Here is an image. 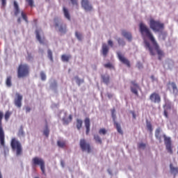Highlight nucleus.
Wrapping results in <instances>:
<instances>
[{
	"mask_svg": "<svg viewBox=\"0 0 178 178\" xmlns=\"http://www.w3.org/2000/svg\"><path fill=\"white\" fill-rule=\"evenodd\" d=\"M139 31L144 40L145 47L146 49L149 50L150 55L155 56L154 48L155 51L157 52V55H159V60H162V58L165 56V53L159 48V45L156 42V40H155V38H154V35L149 28H148L145 24L140 22L139 24ZM147 38L151 41L154 47L151 46V44L147 41Z\"/></svg>",
	"mask_w": 178,
	"mask_h": 178,
	"instance_id": "nucleus-1",
	"label": "nucleus"
},
{
	"mask_svg": "<svg viewBox=\"0 0 178 178\" xmlns=\"http://www.w3.org/2000/svg\"><path fill=\"white\" fill-rule=\"evenodd\" d=\"M3 119V111L0 110V145L3 147L4 154L9 152V148L5 145V131L2 127V120Z\"/></svg>",
	"mask_w": 178,
	"mask_h": 178,
	"instance_id": "nucleus-2",
	"label": "nucleus"
},
{
	"mask_svg": "<svg viewBox=\"0 0 178 178\" xmlns=\"http://www.w3.org/2000/svg\"><path fill=\"white\" fill-rule=\"evenodd\" d=\"M149 26L154 33H159L163 31L165 29V24L159 20H155L153 18L149 19Z\"/></svg>",
	"mask_w": 178,
	"mask_h": 178,
	"instance_id": "nucleus-3",
	"label": "nucleus"
},
{
	"mask_svg": "<svg viewBox=\"0 0 178 178\" xmlns=\"http://www.w3.org/2000/svg\"><path fill=\"white\" fill-rule=\"evenodd\" d=\"M18 79H25L30 76V66L27 64H20L17 68Z\"/></svg>",
	"mask_w": 178,
	"mask_h": 178,
	"instance_id": "nucleus-4",
	"label": "nucleus"
},
{
	"mask_svg": "<svg viewBox=\"0 0 178 178\" xmlns=\"http://www.w3.org/2000/svg\"><path fill=\"white\" fill-rule=\"evenodd\" d=\"M10 147L13 151L16 152L17 156H20L23 154V147H22V143L20 141L16 139V138H13L10 142Z\"/></svg>",
	"mask_w": 178,
	"mask_h": 178,
	"instance_id": "nucleus-5",
	"label": "nucleus"
},
{
	"mask_svg": "<svg viewBox=\"0 0 178 178\" xmlns=\"http://www.w3.org/2000/svg\"><path fill=\"white\" fill-rule=\"evenodd\" d=\"M79 146L83 151V152H88V154H90V152H92V149H91V145L90 143H87V140L86 139H81L79 142Z\"/></svg>",
	"mask_w": 178,
	"mask_h": 178,
	"instance_id": "nucleus-6",
	"label": "nucleus"
},
{
	"mask_svg": "<svg viewBox=\"0 0 178 178\" xmlns=\"http://www.w3.org/2000/svg\"><path fill=\"white\" fill-rule=\"evenodd\" d=\"M32 163L34 166H36V165L40 166V170H42V174L45 175V162H44L42 159L34 157L32 159Z\"/></svg>",
	"mask_w": 178,
	"mask_h": 178,
	"instance_id": "nucleus-7",
	"label": "nucleus"
},
{
	"mask_svg": "<svg viewBox=\"0 0 178 178\" xmlns=\"http://www.w3.org/2000/svg\"><path fill=\"white\" fill-rule=\"evenodd\" d=\"M163 137L164 138V143L168 152L171 154H173V150L172 149V140L170 137L166 136V135H163Z\"/></svg>",
	"mask_w": 178,
	"mask_h": 178,
	"instance_id": "nucleus-8",
	"label": "nucleus"
},
{
	"mask_svg": "<svg viewBox=\"0 0 178 178\" xmlns=\"http://www.w3.org/2000/svg\"><path fill=\"white\" fill-rule=\"evenodd\" d=\"M54 22H55V27L58 28V31L61 33V34H66V32L67 31V29H66V24H61L59 25V23H58V18H55Z\"/></svg>",
	"mask_w": 178,
	"mask_h": 178,
	"instance_id": "nucleus-9",
	"label": "nucleus"
},
{
	"mask_svg": "<svg viewBox=\"0 0 178 178\" xmlns=\"http://www.w3.org/2000/svg\"><path fill=\"white\" fill-rule=\"evenodd\" d=\"M117 56L121 63H123V65H126L127 67H130V61L129 60V59L124 57V56H123L122 53H120V51H117Z\"/></svg>",
	"mask_w": 178,
	"mask_h": 178,
	"instance_id": "nucleus-10",
	"label": "nucleus"
},
{
	"mask_svg": "<svg viewBox=\"0 0 178 178\" xmlns=\"http://www.w3.org/2000/svg\"><path fill=\"white\" fill-rule=\"evenodd\" d=\"M149 99L153 104H161V95L156 92H154L150 95Z\"/></svg>",
	"mask_w": 178,
	"mask_h": 178,
	"instance_id": "nucleus-11",
	"label": "nucleus"
},
{
	"mask_svg": "<svg viewBox=\"0 0 178 178\" xmlns=\"http://www.w3.org/2000/svg\"><path fill=\"white\" fill-rule=\"evenodd\" d=\"M131 92L132 94L138 97V90H140V86L136 82V81H131Z\"/></svg>",
	"mask_w": 178,
	"mask_h": 178,
	"instance_id": "nucleus-12",
	"label": "nucleus"
},
{
	"mask_svg": "<svg viewBox=\"0 0 178 178\" xmlns=\"http://www.w3.org/2000/svg\"><path fill=\"white\" fill-rule=\"evenodd\" d=\"M81 6L86 12H91L92 10V6L88 0H82Z\"/></svg>",
	"mask_w": 178,
	"mask_h": 178,
	"instance_id": "nucleus-13",
	"label": "nucleus"
},
{
	"mask_svg": "<svg viewBox=\"0 0 178 178\" xmlns=\"http://www.w3.org/2000/svg\"><path fill=\"white\" fill-rule=\"evenodd\" d=\"M42 31L37 29L35 31L36 39L39 41L40 44H44L45 42V36L44 35H41Z\"/></svg>",
	"mask_w": 178,
	"mask_h": 178,
	"instance_id": "nucleus-14",
	"label": "nucleus"
},
{
	"mask_svg": "<svg viewBox=\"0 0 178 178\" xmlns=\"http://www.w3.org/2000/svg\"><path fill=\"white\" fill-rule=\"evenodd\" d=\"M16 98L15 99L14 104L17 108H22V99H23V97L20 95V94H16Z\"/></svg>",
	"mask_w": 178,
	"mask_h": 178,
	"instance_id": "nucleus-15",
	"label": "nucleus"
},
{
	"mask_svg": "<svg viewBox=\"0 0 178 178\" xmlns=\"http://www.w3.org/2000/svg\"><path fill=\"white\" fill-rule=\"evenodd\" d=\"M122 37H124V38H127V40H128V41H131V40L133 39L131 33H130L126 30L122 31Z\"/></svg>",
	"mask_w": 178,
	"mask_h": 178,
	"instance_id": "nucleus-16",
	"label": "nucleus"
},
{
	"mask_svg": "<svg viewBox=\"0 0 178 178\" xmlns=\"http://www.w3.org/2000/svg\"><path fill=\"white\" fill-rule=\"evenodd\" d=\"M102 51L103 56H104V58H106V56H107V55L109 52V47H108V45H106V44H105V43L102 44Z\"/></svg>",
	"mask_w": 178,
	"mask_h": 178,
	"instance_id": "nucleus-17",
	"label": "nucleus"
},
{
	"mask_svg": "<svg viewBox=\"0 0 178 178\" xmlns=\"http://www.w3.org/2000/svg\"><path fill=\"white\" fill-rule=\"evenodd\" d=\"M168 86H171V87L172 88L173 94H175V95H177L178 88H177V86L176 85V83L169 81L168 83Z\"/></svg>",
	"mask_w": 178,
	"mask_h": 178,
	"instance_id": "nucleus-18",
	"label": "nucleus"
},
{
	"mask_svg": "<svg viewBox=\"0 0 178 178\" xmlns=\"http://www.w3.org/2000/svg\"><path fill=\"white\" fill-rule=\"evenodd\" d=\"M84 123L86 129V135L88 136V134H90V118H86L84 120Z\"/></svg>",
	"mask_w": 178,
	"mask_h": 178,
	"instance_id": "nucleus-19",
	"label": "nucleus"
},
{
	"mask_svg": "<svg viewBox=\"0 0 178 178\" xmlns=\"http://www.w3.org/2000/svg\"><path fill=\"white\" fill-rule=\"evenodd\" d=\"M14 15L15 16H18L20 13V8H19V4H17V1H14Z\"/></svg>",
	"mask_w": 178,
	"mask_h": 178,
	"instance_id": "nucleus-20",
	"label": "nucleus"
},
{
	"mask_svg": "<svg viewBox=\"0 0 178 178\" xmlns=\"http://www.w3.org/2000/svg\"><path fill=\"white\" fill-rule=\"evenodd\" d=\"M155 137L159 140V143H162V135H161V128H158L155 131Z\"/></svg>",
	"mask_w": 178,
	"mask_h": 178,
	"instance_id": "nucleus-21",
	"label": "nucleus"
},
{
	"mask_svg": "<svg viewBox=\"0 0 178 178\" xmlns=\"http://www.w3.org/2000/svg\"><path fill=\"white\" fill-rule=\"evenodd\" d=\"M63 11L65 19L67 20H71L72 19L70 18V13H69V10L64 6L63 8Z\"/></svg>",
	"mask_w": 178,
	"mask_h": 178,
	"instance_id": "nucleus-22",
	"label": "nucleus"
},
{
	"mask_svg": "<svg viewBox=\"0 0 178 178\" xmlns=\"http://www.w3.org/2000/svg\"><path fill=\"white\" fill-rule=\"evenodd\" d=\"M102 79L104 84H109V81L111 80V78L109 77V75H102Z\"/></svg>",
	"mask_w": 178,
	"mask_h": 178,
	"instance_id": "nucleus-23",
	"label": "nucleus"
},
{
	"mask_svg": "<svg viewBox=\"0 0 178 178\" xmlns=\"http://www.w3.org/2000/svg\"><path fill=\"white\" fill-rule=\"evenodd\" d=\"M170 169L171 170V173H173L174 176H176V175H178V168L177 167H173V164H170Z\"/></svg>",
	"mask_w": 178,
	"mask_h": 178,
	"instance_id": "nucleus-24",
	"label": "nucleus"
},
{
	"mask_svg": "<svg viewBox=\"0 0 178 178\" xmlns=\"http://www.w3.org/2000/svg\"><path fill=\"white\" fill-rule=\"evenodd\" d=\"M73 120V117L72 116V115H69V118H63V124H69V123L70 122H72V120Z\"/></svg>",
	"mask_w": 178,
	"mask_h": 178,
	"instance_id": "nucleus-25",
	"label": "nucleus"
},
{
	"mask_svg": "<svg viewBox=\"0 0 178 178\" xmlns=\"http://www.w3.org/2000/svg\"><path fill=\"white\" fill-rule=\"evenodd\" d=\"M114 125L115 127V129H117V131H118L120 134L123 135V131L122 130V127H120V124L117 122H115Z\"/></svg>",
	"mask_w": 178,
	"mask_h": 178,
	"instance_id": "nucleus-26",
	"label": "nucleus"
},
{
	"mask_svg": "<svg viewBox=\"0 0 178 178\" xmlns=\"http://www.w3.org/2000/svg\"><path fill=\"white\" fill-rule=\"evenodd\" d=\"M71 58H72V56H71V55L63 54V55L61 56V60H62L63 62H68Z\"/></svg>",
	"mask_w": 178,
	"mask_h": 178,
	"instance_id": "nucleus-27",
	"label": "nucleus"
},
{
	"mask_svg": "<svg viewBox=\"0 0 178 178\" xmlns=\"http://www.w3.org/2000/svg\"><path fill=\"white\" fill-rule=\"evenodd\" d=\"M160 33L159 37L163 40V41H165L168 37V32L161 31Z\"/></svg>",
	"mask_w": 178,
	"mask_h": 178,
	"instance_id": "nucleus-28",
	"label": "nucleus"
},
{
	"mask_svg": "<svg viewBox=\"0 0 178 178\" xmlns=\"http://www.w3.org/2000/svg\"><path fill=\"white\" fill-rule=\"evenodd\" d=\"M6 84L7 87H12V76H9L7 77Z\"/></svg>",
	"mask_w": 178,
	"mask_h": 178,
	"instance_id": "nucleus-29",
	"label": "nucleus"
},
{
	"mask_svg": "<svg viewBox=\"0 0 178 178\" xmlns=\"http://www.w3.org/2000/svg\"><path fill=\"white\" fill-rule=\"evenodd\" d=\"M83 127V120L80 119L76 120V128L78 130H80Z\"/></svg>",
	"mask_w": 178,
	"mask_h": 178,
	"instance_id": "nucleus-30",
	"label": "nucleus"
},
{
	"mask_svg": "<svg viewBox=\"0 0 178 178\" xmlns=\"http://www.w3.org/2000/svg\"><path fill=\"white\" fill-rule=\"evenodd\" d=\"M12 115V112L7 111L5 113L4 115V119L6 122H8V120H9V118H10V115Z\"/></svg>",
	"mask_w": 178,
	"mask_h": 178,
	"instance_id": "nucleus-31",
	"label": "nucleus"
},
{
	"mask_svg": "<svg viewBox=\"0 0 178 178\" xmlns=\"http://www.w3.org/2000/svg\"><path fill=\"white\" fill-rule=\"evenodd\" d=\"M94 140L98 144H102V139L98 135H94Z\"/></svg>",
	"mask_w": 178,
	"mask_h": 178,
	"instance_id": "nucleus-32",
	"label": "nucleus"
},
{
	"mask_svg": "<svg viewBox=\"0 0 178 178\" xmlns=\"http://www.w3.org/2000/svg\"><path fill=\"white\" fill-rule=\"evenodd\" d=\"M57 145L60 148H64L66 146V142L65 140H58Z\"/></svg>",
	"mask_w": 178,
	"mask_h": 178,
	"instance_id": "nucleus-33",
	"label": "nucleus"
},
{
	"mask_svg": "<svg viewBox=\"0 0 178 178\" xmlns=\"http://www.w3.org/2000/svg\"><path fill=\"white\" fill-rule=\"evenodd\" d=\"M74 79L76 80V84H78L79 86H81V84H83V83H84V79H81L80 78H79L78 76H76Z\"/></svg>",
	"mask_w": 178,
	"mask_h": 178,
	"instance_id": "nucleus-34",
	"label": "nucleus"
},
{
	"mask_svg": "<svg viewBox=\"0 0 178 178\" xmlns=\"http://www.w3.org/2000/svg\"><path fill=\"white\" fill-rule=\"evenodd\" d=\"M117 41L120 47H124V45H126V42H124V40L120 38L117 39Z\"/></svg>",
	"mask_w": 178,
	"mask_h": 178,
	"instance_id": "nucleus-35",
	"label": "nucleus"
},
{
	"mask_svg": "<svg viewBox=\"0 0 178 178\" xmlns=\"http://www.w3.org/2000/svg\"><path fill=\"white\" fill-rule=\"evenodd\" d=\"M21 16L24 22H26V23H29V19H27V15H26L24 11H21Z\"/></svg>",
	"mask_w": 178,
	"mask_h": 178,
	"instance_id": "nucleus-36",
	"label": "nucleus"
},
{
	"mask_svg": "<svg viewBox=\"0 0 178 178\" xmlns=\"http://www.w3.org/2000/svg\"><path fill=\"white\" fill-rule=\"evenodd\" d=\"M75 35L79 41H81L83 40V35H81V33L76 31L75 32Z\"/></svg>",
	"mask_w": 178,
	"mask_h": 178,
	"instance_id": "nucleus-37",
	"label": "nucleus"
},
{
	"mask_svg": "<svg viewBox=\"0 0 178 178\" xmlns=\"http://www.w3.org/2000/svg\"><path fill=\"white\" fill-rule=\"evenodd\" d=\"M18 136H19V137H23V136H24V131L23 130V127H21L19 128V131H18Z\"/></svg>",
	"mask_w": 178,
	"mask_h": 178,
	"instance_id": "nucleus-38",
	"label": "nucleus"
},
{
	"mask_svg": "<svg viewBox=\"0 0 178 178\" xmlns=\"http://www.w3.org/2000/svg\"><path fill=\"white\" fill-rule=\"evenodd\" d=\"M107 131L106 129H105V128H102L99 130V134L100 135H103L105 136V134H106Z\"/></svg>",
	"mask_w": 178,
	"mask_h": 178,
	"instance_id": "nucleus-39",
	"label": "nucleus"
},
{
	"mask_svg": "<svg viewBox=\"0 0 178 178\" xmlns=\"http://www.w3.org/2000/svg\"><path fill=\"white\" fill-rule=\"evenodd\" d=\"M104 67L106 69H113V65L111 63H108L106 64H104Z\"/></svg>",
	"mask_w": 178,
	"mask_h": 178,
	"instance_id": "nucleus-40",
	"label": "nucleus"
},
{
	"mask_svg": "<svg viewBox=\"0 0 178 178\" xmlns=\"http://www.w3.org/2000/svg\"><path fill=\"white\" fill-rule=\"evenodd\" d=\"M47 54L48 58L50 59V60H54V58L52 57V51H51V49H49L47 51Z\"/></svg>",
	"mask_w": 178,
	"mask_h": 178,
	"instance_id": "nucleus-41",
	"label": "nucleus"
},
{
	"mask_svg": "<svg viewBox=\"0 0 178 178\" xmlns=\"http://www.w3.org/2000/svg\"><path fill=\"white\" fill-rule=\"evenodd\" d=\"M26 2H27L31 8H33L34 6V0H26Z\"/></svg>",
	"mask_w": 178,
	"mask_h": 178,
	"instance_id": "nucleus-42",
	"label": "nucleus"
},
{
	"mask_svg": "<svg viewBox=\"0 0 178 178\" xmlns=\"http://www.w3.org/2000/svg\"><path fill=\"white\" fill-rule=\"evenodd\" d=\"M40 77H41V80H42V81H45V80H47V75H45V73L44 72H40Z\"/></svg>",
	"mask_w": 178,
	"mask_h": 178,
	"instance_id": "nucleus-43",
	"label": "nucleus"
},
{
	"mask_svg": "<svg viewBox=\"0 0 178 178\" xmlns=\"http://www.w3.org/2000/svg\"><path fill=\"white\" fill-rule=\"evenodd\" d=\"M147 129L150 131V133H152V124H151V122L147 123Z\"/></svg>",
	"mask_w": 178,
	"mask_h": 178,
	"instance_id": "nucleus-44",
	"label": "nucleus"
},
{
	"mask_svg": "<svg viewBox=\"0 0 178 178\" xmlns=\"http://www.w3.org/2000/svg\"><path fill=\"white\" fill-rule=\"evenodd\" d=\"M43 134H44V136H45L46 137H48V136H49V129H48L47 127L46 129L44 131Z\"/></svg>",
	"mask_w": 178,
	"mask_h": 178,
	"instance_id": "nucleus-45",
	"label": "nucleus"
},
{
	"mask_svg": "<svg viewBox=\"0 0 178 178\" xmlns=\"http://www.w3.org/2000/svg\"><path fill=\"white\" fill-rule=\"evenodd\" d=\"M70 1L72 2V5L75 6H79V2L77 1V0H70Z\"/></svg>",
	"mask_w": 178,
	"mask_h": 178,
	"instance_id": "nucleus-46",
	"label": "nucleus"
},
{
	"mask_svg": "<svg viewBox=\"0 0 178 178\" xmlns=\"http://www.w3.org/2000/svg\"><path fill=\"white\" fill-rule=\"evenodd\" d=\"M145 147H146L145 143H140L138 144V148H145Z\"/></svg>",
	"mask_w": 178,
	"mask_h": 178,
	"instance_id": "nucleus-47",
	"label": "nucleus"
},
{
	"mask_svg": "<svg viewBox=\"0 0 178 178\" xmlns=\"http://www.w3.org/2000/svg\"><path fill=\"white\" fill-rule=\"evenodd\" d=\"M108 44L110 47H113V42L111 40L108 41Z\"/></svg>",
	"mask_w": 178,
	"mask_h": 178,
	"instance_id": "nucleus-48",
	"label": "nucleus"
},
{
	"mask_svg": "<svg viewBox=\"0 0 178 178\" xmlns=\"http://www.w3.org/2000/svg\"><path fill=\"white\" fill-rule=\"evenodd\" d=\"M111 116L113 118V122H116V114H111Z\"/></svg>",
	"mask_w": 178,
	"mask_h": 178,
	"instance_id": "nucleus-49",
	"label": "nucleus"
},
{
	"mask_svg": "<svg viewBox=\"0 0 178 178\" xmlns=\"http://www.w3.org/2000/svg\"><path fill=\"white\" fill-rule=\"evenodd\" d=\"M2 6H6V0H1Z\"/></svg>",
	"mask_w": 178,
	"mask_h": 178,
	"instance_id": "nucleus-50",
	"label": "nucleus"
},
{
	"mask_svg": "<svg viewBox=\"0 0 178 178\" xmlns=\"http://www.w3.org/2000/svg\"><path fill=\"white\" fill-rule=\"evenodd\" d=\"M30 111H31V108L27 106L26 107V113H29V112H30Z\"/></svg>",
	"mask_w": 178,
	"mask_h": 178,
	"instance_id": "nucleus-51",
	"label": "nucleus"
},
{
	"mask_svg": "<svg viewBox=\"0 0 178 178\" xmlns=\"http://www.w3.org/2000/svg\"><path fill=\"white\" fill-rule=\"evenodd\" d=\"M164 116H165V118L168 119V118H169V115L168 114V112L166 110L164 111Z\"/></svg>",
	"mask_w": 178,
	"mask_h": 178,
	"instance_id": "nucleus-52",
	"label": "nucleus"
},
{
	"mask_svg": "<svg viewBox=\"0 0 178 178\" xmlns=\"http://www.w3.org/2000/svg\"><path fill=\"white\" fill-rule=\"evenodd\" d=\"M116 112V110H115V108H113L111 110V115H115V113Z\"/></svg>",
	"mask_w": 178,
	"mask_h": 178,
	"instance_id": "nucleus-53",
	"label": "nucleus"
},
{
	"mask_svg": "<svg viewBox=\"0 0 178 178\" xmlns=\"http://www.w3.org/2000/svg\"><path fill=\"white\" fill-rule=\"evenodd\" d=\"M17 23H22V18L19 17L17 19Z\"/></svg>",
	"mask_w": 178,
	"mask_h": 178,
	"instance_id": "nucleus-54",
	"label": "nucleus"
},
{
	"mask_svg": "<svg viewBox=\"0 0 178 178\" xmlns=\"http://www.w3.org/2000/svg\"><path fill=\"white\" fill-rule=\"evenodd\" d=\"M61 165H62L63 168L65 166L63 161H61Z\"/></svg>",
	"mask_w": 178,
	"mask_h": 178,
	"instance_id": "nucleus-55",
	"label": "nucleus"
},
{
	"mask_svg": "<svg viewBox=\"0 0 178 178\" xmlns=\"http://www.w3.org/2000/svg\"><path fill=\"white\" fill-rule=\"evenodd\" d=\"M108 98H112V95H108Z\"/></svg>",
	"mask_w": 178,
	"mask_h": 178,
	"instance_id": "nucleus-56",
	"label": "nucleus"
},
{
	"mask_svg": "<svg viewBox=\"0 0 178 178\" xmlns=\"http://www.w3.org/2000/svg\"><path fill=\"white\" fill-rule=\"evenodd\" d=\"M133 118L134 119H136V114L133 113Z\"/></svg>",
	"mask_w": 178,
	"mask_h": 178,
	"instance_id": "nucleus-57",
	"label": "nucleus"
},
{
	"mask_svg": "<svg viewBox=\"0 0 178 178\" xmlns=\"http://www.w3.org/2000/svg\"><path fill=\"white\" fill-rule=\"evenodd\" d=\"M0 178H2V172H1V170H0Z\"/></svg>",
	"mask_w": 178,
	"mask_h": 178,
	"instance_id": "nucleus-58",
	"label": "nucleus"
},
{
	"mask_svg": "<svg viewBox=\"0 0 178 178\" xmlns=\"http://www.w3.org/2000/svg\"><path fill=\"white\" fill-rule=\"evenodd\" d=\"M34 23H37V19L33 20Z\"/></svg>",
	"mask_w": 178,
	"mask_h": 178,
	"instance_id": "nucleus-59",
	"label": "nucleus"
}]
</instances>
